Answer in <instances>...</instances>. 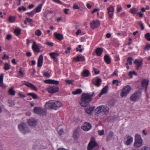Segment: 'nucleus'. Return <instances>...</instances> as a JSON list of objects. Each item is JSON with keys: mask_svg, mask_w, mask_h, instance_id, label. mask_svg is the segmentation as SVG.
Masks as SVG:
<instances>
[{"mask_svg": "<svg viewBox=\"0 0 150 150\" xmlns=\"http://www.w3.org/2000/svg\"><path fill=\"white\" fill-rule=\"evenodd\" d=\"M119 81L117 80H113L112 81V84L113 85L114 84H115L116 83V85L117 86H118V83Z\"/></svg>", "mask_w": 150, "mask_h": 150, "instance_id": "obj_53", "label": "nucleus"}, {"mask_svg": "<svg viewBox=\"0 0 150 150\" xmlns=\"http://www.w3.org/2000/svg\"><path fill=\"white\" fill-rule=\"evenodd\" d=\"M91 128V124L88 122H85L83 124V125L81 127V129L84 131H88Z\"/></svg>", "mask_w": 150, "mask_h": 150, "instance_id": "obj_11", "label": "nucleus"}, {"mask_svg": "<svg viewBox=\"0 0 150 150\" xmlns=\"http://www.w3.org/2000/svg\"><path fill=\"white\" fill-rule=\"evenodd\" d=\"M10 68V64L9 63H6L4 64V69L5 70H9Z\"/></svg>", "mask_w": 150, "mask_h": 150, "instance_id": "obj_31", "label": "nucleus"}, {"mask_svg": "<svg viewBox=\"0 0 150 150\" xmlns=\"http://www.w3.org/2000/svg\"><path fill=\"white\" fill-rule=\"evenodd\" d=\"M71 49V47H68L67 48V50H65L64 52L65 53L67 54V53H69L70 52V50Z\"/></svg>", "mask_w": 150, "mask_h": 150, "instance_id": "obj_60", "label": "nucleus"}, {"mask_svg": "<svg viewBox=\"0 0 150 150\" xmlns=\"http://www.w3.org/2000/svg\"><path fill=\"white\" fill-rule=\"evenodd\" d=\"M43 74L44 76L46 77H49L50 76L49 73L47 71H43Z\"/></svg>", "mask_w": 150, "mask_h": 150, "instance_id": "obj_47", "label": "nucleus"}, {"mask_svg": "<svg viewBox=\"0 0 150 150\" xmlns=\"http://www.w3.org/2000/svg\"><path fill=\"white\" fill-rule=\"evenodd\" d=\"M46 44L48 46H50L51 47L52 46L54 45L53 43L50 42H46Z\"/></svg>", "mask_w": 150, "mask_h": 150, "instance_id": "obj_56", "label": "nucleus"}, {"mask_svg": "<svg viewBox=\"0 0 150 150\" xmlns=\"http://www.w3.org/2000/svg\"><path fill=\"white\" fill-rule=\"evenodd\" d=\"M49 55L54 60L59 55V54L56 52H51L49 54Z\"/></svg>", "mask_w": 150, "mask_h": 150, "instance_id": "obj_27", "label": "nucleus"}, {"mask_svg": "<svg viewBox=\"0 0 150 150\" xmlns=\"http://www.w3.org/2000/svg\"><path fill=\"white\" fill-rule=\"evenodd\" d=\"M62 105V103L59 101L50 100L46 102L45 106L48 108L56 110L61 107Z\"/></svg>", "mask_w": 150, "mask_h": 150, "instance_id": "obj_2", "label": "nucleus"}, {"mask_svg": "<svg viewBox=\"0 0 150 150\" xmlns=\"http://www.w3.org/2000/svg\"><path fill=\"white\" fill-rule=\"evenodd\" d=\"M137 24L140 26L141 28V29L142 30H143L144 29V26L143 23L141 21H137Z\"/></svg>", "mask_w": 150, "mask_h": 150, "instance_id": "obj_32", "label": "nucleus"}, {"mask_svg": "<svg viewBox=\"0 0 150 150\" xmlns=\"http://www.w3.org/2000/svg\"><path fill=\"white\" fill-rule=\"evenodd\" d=\"M95 52L97 56H100L103 52V49L101 48H98L96 49Z\"/></svg>", "mask_w": 150, "mask_h": 150, "instance_id": "obj_22", "label": "nucleus"}, {"mask_svg": "<svg viewBox=\"0 0 150 150\" xmlns=\"http://www.w3.org/2000/svg\"><path fill=\"white\" fill-rule=\"evenodd\" d=\"M107 10L108 11L114 12V8L112 6H110L107 8Z\"/></svg>", "mask_w": 150, "mask_h": 150, "instance_id": "obj_40", "label": "nucleus"}, {"mask_svg": "<svg viewBox=\"0 0 150 150\" xmlns=\"http://www.w3.org/2000/svg\"><path fill=\"white\" fill-rule=\"evenodd\" d=\"M102 82L101 79L97 77L96 78V82L94 83V84L96 86L98 87L100 85V83Z\"/></svg>", "mask_w": 150, "mask_h": 150, "instance_id": "obj_26", "label": "nucleus"}, {"mask_svg": "<svg viewBox=\"0 0 150 150\" xmlns=\"http://www.w3.org/2000/svg\"><path fill=\"white\" fill-rule=\"evenodd\" d=\"M36 12L35 11L33 10L30 12L27 13H26V14L30 16L33 17L34 14Z\"/></svg>", "mask_w": 150, "mask_h": 150, "instance_id": "obj_43", "label": "nucleus"}, {"mask_svg": "<svg viewBox=\"0 0 150 150\" xmlns=\"http://www.w3.org/2000/svg\"><path fill=\"white\" fill-rule=\"evenodd\" d=\"M141 150H150V149L148 147L145 146L143 147Z\"/></svg>", "mask_w": 150, "mask_h": 150, "instance_id": "obj_57", "label": "nucleus"}, {"mask_svg": "<svg viewBox=\"0 0 150 150\" xmlns=\"http://www.w3.org/2000/svg\"><path fill=\"white\" fill-rule=\"evenodd\" d=\"M23 84L26 85L27 86L31 88L32 89L37 91L38 90L37 88L36 87L34 86L33 84L30 83L28 82L24 81Z\"/></svg>", "mask_w": 150, "mask_h": 150, "instance_id": "obj_15", "label": "nucleus"}, {"mask_svg": "<svg viewBox=\"0 0 150 150\" xmlns=\"http://www.w3.org/2000/svg\"><path fill=\"white\" fill-rule=\"evenodd\" d=\"M22 68L21 67H20L18 72H19V74H20V76H23L24 75V74L22 71Z\"/></svg>", "mask_w": 150, "mask_h": 150, "instance_id": "obj_51", "label": "nucleus"}, {"mask_svg": "<svg viewBox=\"0 0 150 150\" xmlns=\"http://www.w3.org/2000/svg\"><path fill=\"white\" fill-rule=\"evenodd\" d=\"M9 92L11 95L14 96L15 95V92L12 88L9 89Z\"/></svg>", "mask_w": 150, "mask_h": 150, "instance_id": "obj_44", "label": "nucleus"}, {"mask_svg": "<svg viewBox=\"0 0 150 150\" xmlns=\"http://www.w3.org/2000/svg\"><path fill=\"white\" fill-rule=\"evenodd\" d=\"M114 12L108 11V14L109 15V18L110 19L113 18Z\"/></svg>", "mask_w": 150, "mask_h": 150, "instance_id": "obj_42", "label": "nucleus"}, {"mask_svg": "<svg viewBox=\"0 0 150 150\" xmlns=\"http://www.w3.org/2000/svg\"><path fill=\"white\" fill-rule=\"evenodd\" d=\"M145 49L146 50H149L150 49V44H148L146 45Z\"/></svg>", "mask_w": 150, "mask_h": 150, "instance_id": "obj_61", "label": "nucleus"}, {"mask_svg": "<svg viewBox=\"0 0 150 150\" xmlns=\"http://www.w3.org/2000/svg\"><path fill=\"white\" fill-rule=\"evenodd\" d=\"M141 93L139 91L133 94L130 97L131 101L135 102L138 100L141 96Z\"/></svg>", "mask_w": 150, "mask_h": 150, "instance_id": "obj_8", "label": "nucleus"}, {"mask_svg": "<svg viewBox=\"0 0 150 150\" xmlns=\"http://www.w3.org/2000/svg\"><path fill=\"white\" fill-rule=\"evenodd\" d=\"M89 72L87 70H86L83 71L81 74V75L83 76L87 77L89 75Z\"/></svg>", "mask_w": 150, "mask_h": 150, "instance_id": "obj_29", "label": "nucleus"}, {"mask_svg": "<svg viewBox=\"0 0 150 150\" xmlns=\"http://www.w3.org/2000/svg\"><path fill=\"white\" fill-rule=\"evenodd\" d=\"M28 95L32 96L33 98L35 99H36L37 98V95L33 93H28Z\"/></svg>", "mask_w": 150, "mask_h": 150, "instance_id": "obj_37", "label": "nucleus"}, {"mask_svg": "<svg viewBox=\"0 0 150 150\" xmlns=\"http://www.w3.org/2000/svg\"><path fill=\"white\" fill-rule=\"evenodd\" d=\"M100 22L98 20H93L91 23V26L92 28H95L100 25Z\"/></svg>", "mask_w": 150, "mask_h": 150, "instance_id": "obj_13", "label": "nucleus"}, {"mask_svg": "<svg viewBox=\"0 0 150 150\" xmlns=\"http://www.w3.org/2000/svg\"><path fill=\"white\" fill-rule=\"evenodd\" d=\"M18 127L20 131L24 134L30 132V129L24 123H22L19 124L18 125Z\"/></svg>", "mask_w": 150, "mask_h": 150, "instance_id": "obj_5", "label": "nucleus"}, {"mask_svg": "<svg viewBox=\"0 0 150 150\" xmlns=\"http://www.w3.org/2000/svg\"><path fill=\"white\" fill-rule=\"evenodd\" d=\"M145 38L148 41H150V34L147 33L145 35Z\"/></svg>", "mask_w": 150, "mask_h": 150, "instance_id": "obj_46", "label": "nucleus"}, {"mask_svg": "<svg viewBox=\"0 0 150 150\" xmlns=\"http://www.w3.org/2000/svg\"><path fill=\"white\" fill-rule=\"evenodd\" d=\"M82 106L85 107V112L90 115L92 114V112L95 109L94 106H91L89 105V104L85 106Z\"/></svg>", "mask_w": 150, "mask_h": 150, "instance_id": "obj_9", "label": "nucleus"}, {"mask_svg": "<svg viewBox=\"0 0 150 150\" xmlns=\"http://www.w3.org/2000/svg\"><path fill=\"white\" fill-rule=\"evenodd\" d=\"M94 95V93L92 94L90 93H83L82 94L80 103L81 106H85L92 100V97Z\"/></svg>", "mask_w": 150, "mask_h": 150, "instance_id": "obj_1", "label": "nucleus"}, {"mask_svg": "<svg viewBox=\"0 0 150 150\" xmlns=\"http://www.w3.org/2000/svg\"><path fill=\"white\" fill-rule=\"evenodd\" d=\"M108 87L107 86H106L103 88L101 92H102L104 94L108 92Z\"/></svg>", "mask_w": 150, "mask_h": 150, "instance_id": "obj_34", "label": "nucleus"}, {"mask_svg": "<svg viewBox=\"0 0 150 150\" xmlns=\"http://www.w3.org/2000/svg\"><path fill=\"white\" fill-rule=\"evenodd\" d=\"M42 5V4H40L34 10L36 12H39L40 11Z\"/></svg>", "mask_w": 150, "mask_h": 150, "instance_id": "obj_30", "label": "nucleus"}, {"mask_svg": "<svg viewBox=\"0 0 150 150\" xmlns=\"http://www.w3.org/2000/svg\"><path fill=\"white\" fill-rule=\"evenodd\" d=\"M137 67L136 68L137 69H138L140 67L142 64V61H139L137 64Z\"/></svg>", "mask_w": 150, "mask_h": 150, "instance_id": "obj_49", "label": "nucleus"}, {"mask_svg": "<svg viewBox=\"0 0 150 150\" xmlns=\"http://www.w3.org/2000/svg\"><path fill=\"white\" fill-rule=\"evenodd\" d=\"M98 134L100 136H102L104 134V131L103 129L102 130H99L98 131Z\"/></svg>", "mask_w": 150, "mask_h": 150, "instance_id": "obj_54", "label": "nucleus"}, {"mask_svg": "<svg viewBox=\"0 0 150 150\" xmlns=\"http://www.w3.org/2000/svg\"><path fill=\"white\" fill-rule=\"evenodd\" d=\"M134 146L136 148L140 147L142 144V140L140 135L136 134L135 137Z\"/></svg>", "mask_w": 150, "mask_h": 150, "instance_id": "obj_6", "label": "nucleus"}, {"mask_svg": "<svg viewBox=\"0 0 150 150\" xmlns=\"http://www.w3.org/2000/svg\"><path fill=\"white\" fill-rule=\"evenodd\" d=\"M37 121L36 120L33 118H31L28 120L27 122L29 125L35 127L36 125Z\"/></svg>", "mask_w": 150, "mask_h": 150, "instance_id": "obj_12", "label": "nucleus"}, {"mask_svg": "<svg viewBox=\"0 0 150 150\" xmlns=\"http://www.w3.org/2000/svg\"><path fill=\"white\" fill-rule=\"evenodd\" d=\"M54 35L56 38L59 40H61L63 38V36L61 34L55 33Z\"/></svg>", "mask_w": 150, "mask_h": 150, "instance_id": "obj_25", "label": "nucleus"}, {"mask_svg": "<svg viewBox=\"0 0 150 150\" xmlns=\"http://www.w3.org/2000/svg\"><path fill=\"white\" fill-rule=\"evenodd\" d=\"M113 136V133L112 132H110L109 133V134L108 136L107 137V141L110 140Z\"/></svg>", "mask_w": 150, "mask_h": 150, "instance_id": "obj_35", "label": "nucleus"}, {"mask_svg": "<svg viewBox=\"0 0 150 150\" xmlns=\"http://www.w3.org/2000/svg\"><path fill=\"white\" fill-rule=\"evenodd\" d=\"M126 137H127V140L125 144L127 145H129L132 142L133 140V138L128 135H126Z\"/></svg>", "mask_w": 150, "mask_h": 150, "instance_id": "obj_17", "label": "nucleus"}, {"mask_svg": "<svg viewBox=\"0 0 150 150\" xmlns=\"http://www.w3.org/2000/svg\"><path fill=\"white\" fill-rule=\"evenodd\" d=\"M16 20L15 17L12 16H10L8 18V21L10 23H13Z\"/></svg>", "mask_w": 150, "mask_h": 150, "instance_id": "obj_36", "label": "nucleus"}, {"mask_svg": "<svg viewBox=\"0 0 150 150\" xmlns=\"http://www.w3.org/2000/svg\"><path fill=\"white\" fill-rule=\"evenodd\" d=\"M134 74L135 76H137V74L136 73V72L134 71H130L129 72V75L130 76V78H132L133 76H132V75Z\"/></svg>", "mask_w": 150, "mask_h": 150, "instance_id": "obj_39", "label": "nucleus"}, {"mask_svg": "<svg viewBox=\"0 0 150 150\" xmlns=\"http://www.w3.org/2000/svg\"><path fill=\"white\" fill-rule=\"evenodd\" d=\"M25 19L27 20V22L30 23L33 21V19H30L28 18H26Z\"/></svg>", "mask_w": 150, "mask_h": 150, "instance_id": "obj_63", "label": "nucleus"}, {"mask_svg": "<svg viewBox=\"0 0 150 150\" xmlns=\"http://www.w3.org/2000/svg\"><path fill=\"white\" fill-rule=\"evenodd\" d=\"M122 7L121 6L117 8L116 13L119 12L122 10Z\"/></svg>", "mask_w": 150, "mask_h": 150, "instance_id": "obj_62", "label": "nucleus"}, {"mask_svg": "<svg viewBox=\"0 0 150 150\" xmlns=\"http://www.w3.org/2000/svg\"><path fill=\"white\" fill-rule=\"evenodd\" d=\"M104 59L107 64H110L111 63V59L109 55H105L104 57Z\"/></svg>", "mask_w": 150, "mask_h": 150, "instance_id": "obj_23", "label": "nucleus"}, {"mask_svg": "<svg viewBox=\"0 0 150 150\" xmlns=\"http://www.w3.org/2000/svg\"><path fill=\"white\" fill-rule=\"evenodd\" d=\"M96 114L98 116L100 113H102V107L101 106L97 107L95 109Z\"/></svg>", "mask_w": 150, "mask_h": 150, "instance_id": "obj_24", "label": "nucleus"}, {"mask_svg": "<svg viewBox=\"0 0 150 150\" xmlns=\"http://www.w3.org/2000/svg\"><path fill=\"white\" fill-rule=\"evenodd\" d=\"M59 88L56 86H51L47 88L48 91L51 93H54L59 91Z\"/></svg>", "mask_w": 150, "mask_h": 150, "instance_id": "obj_10", "label": "nucleus"}, {"mask_svg": "<svg viewBox=\"0 0 150 150\" xmlns=\"http://www.w3.org/2000/svg\"><path fill=\"white\" fill-rule=\"evenodd\" d=\"M141 84L142 87L145 88L146 90L148 85V81L144 79L142 82Z\"/></svg>", "mask_w": 150, "mask_h": 150, "instance_id": "obj_21", "label": "nucleus"}, {"mask_svg": "<svg viewBox=\"0 0 150 150\" xmlns=\"http://www.w3.org/2000/svg\"><path fill=\"white\" fill-rule=\"evenodd\" d=\"M45 83L50 84H58L59 83V82L58 81L52 80V79H48L45 80L44 81Z\"/></svg>", "mask_w": 150, "mask_h": 150, "instance_id": "obj_19", "label": "nucleus"}, {"mask_svg": "<svg viewBox=\"0 0 150 150\" xmlns=\"http://www.w3.org/2000/svg\"><path fill=\"white\" fill-rule=\"evenodd\" d=\"M82 92V91L81 89H77L75 91L73 92L72 93L74 95L78 94L81 93Z\"/></svg>", "mask_w": 150, "mask_h": 150, "instance_id": "obj_33", "label": "nucleus"}, {"mask_svg": "<svg viewBox=\"0 0 150 150\" xmlns=\"http://www.w3.org/2000/svg\"><path fill=\"white\" fill-rule=\"evenodd\" d=\"M64 133V131L62 129H61L58 132V133L60 135Z\"/></svg>", "mask_w": 150, "mask_h": 150, "instance_id": "obj_59", "label": "nucleus"}, {"mask_svg": "<svg viewBox=\"0 0 150 150\" xmlns=\"http://www.w3.org/2000/svg\"><path fill=\"white\" fill-rule=\"evenodd\" d=\"M43 57L42 55L40 56L38 62V66L39 67H41L42 65L43 62Z\"/></svg>", "mask_w": 150, "mask_h": 150, "instance_id": "obj_20", "label": "nucleus"}, {"mask_svg": "<svg viewBox=\"0 0 150 150\" xmlns=\"http://www.w3.org/2000/svg\"><path fill=\"white\" fill-rule=\"evenodd\" d=\"M3 74H1L0 76V86L3 88H4L5 86L3 84Z\"/></svg>", "mask_w": 150, "mask_h": 150, "instance_id": "obj_28", "label": "nucleus"}, {"mask_svg": "<svg viewBox=\"0 0 150 150\" xmlns=\"http://www.w3.org/2000/svg\"><path fill=\"white\" fill-rule=\"evenodd\" d=\"M35 34L36 35L40 36L41 35L42 32L40 30H38L36 31Z\"/></svg>", "mask_w": 150, "mask_h": 150, "instance_id": "obj_48", "label": "nucleus"}, {"mask_svg": "<svg viewBox=\"0 0 150 150\" xmlns=\"http://www.w3.org/2000/svg\"><path fill=\"white\" fill-rule=\"evenodd\" d=\"M12 38V35H11L8 34L6 36V39L8 40H10Z\"/></svg>", "mask_w": 150, "mask_h": 150, "instance_id": "obj_58", "label": "nucleus"}, {"mask_svg": "<svg viewBox=\"0 0 150 150\" xmlns=\"http://www.w3.org/2000/svg\"><path fill=\"white\" fill-rule=\"evenodd\" d=\"M131 88L129 86L127 85L124 87L121 90V93H120V96L122 98H125L127 95L129 93Z\"/></svg>", "mask_w": 150, "mask_h": 150, "instance_id": "obj_4", "label": "nucleus"}, {"mask_svg": "<svg viewBox=\"0 0 150 150\" xmlns=\"http://www.w3.org/2000/svg\"><path fill=\"white\" fill-rule=\"evenodd\" d=\"M87 150H100L98 144L97 143L95 138L92 137L87 147Z\"/></svg>", "mask_w": 150, "mask_h": 150, "instance_id": "obj_3", "label": "nucleus"}, {"mask_svg": "<svg viewBox=\"0 0 150 150\" xmlns=\"http://www.w3.org/2000/svg\"><path fill=\"white\" fill-rule=\"evenodd\" d=\"M102 107V114H106L109 112V108L106 106L101 105Z\"/></svg>", "mask_w": 150, "mask_h": 150, "instance_id": "obj_16", "label": "nucleus"}, {"mask_svg": "<svg viewBox=\"0 0 150 150\" xmlns=\"http://www.w3.org/2000/svg\"><path fill=\"white\" fill-rule=\"evenodd\" d=\"M133 59L132 57H128L127 58V62L129 63V64L130 65H131L132 64V61L133 60Z\"/></svg>", "mask_w": 150, "mask_h": 150, "instance_id": "obj_45", "label": "nucleus"}, {"mask_svg": "<svg viewBox=\"0 0 150 150\" xmlns=\"http://www.w3.org/2000/svg\"><path fill=\"white\" fill-rule=\"evenodd\" d=\"M32 48L33 50L36 52L38 53L40 51L39 46L38 45L36 44V42L34 41L33 42Z\"/></svg>", "mask_w": 150, "mask_h": 150, "instance_id": "obj_14", "label": "nucleus"}, {"mask_svg": "<svg viewBox=\"0 0 150 150\" xmlns=\"http://www.w3.org/2000/svg\"><path fill=\"white\" fill-rule=\"evenodd\" d=\"M33 112L40 116L45 115L46 113L45 110L38 107H35L34 108Z\"/></svg>", "mask_w": 150, "mask_h": 150, "instance_id": "obj_7", "label": "nucleus"}, {"mask_svg": "<svg viewBox=\"0 0 150 150\" xmlns=\"http://www.w3.org/2000/svg\"><path fill=\"white\" fill-rule=\"evenodd\" d=\"M74 81L73 80H66L65 81V82L67 83V84H71Z\"/></svg>", "mask_w": 150, "mask_h": 150, "instance_id": "obj_52", "label": "nucleus"}, {"mask_svg": "<svg viewBox=\"0 0 150 150\" xmlns=\"http://www.w3.org/2000/svg\"><path fill=\"white\" fill-rule=\"evenodd\" d=\"M93 71H94L95 74H98L100 72V71H96V69L95 68H93Z\"/></svg>", "mask_w": 150, "mask_h": 150, "instance_id": "obj_64", "label": "nucleus"}, {"mask_svg": "<svg viewBox=\"0 0 150 150\" xmlns=\"http://www.w3.org/2000/svg\"><path fill=\"white\" fill-rule=\"evenodd\" d=\"M21 30L18 28H16L14 30V33L18 36L21 33Z\"/></svg>", "mask_w": 150, "mask_h": 150, "instance_id": "obj_38", "label": "nucleus"}, {"mask_svg": "<svg viewBox=\"0 0 150 150\" xmlns=\"http://www.w3.org/2000/svg\"><path fill=\"white\" fill-rule=\"evenodd\" d=\"M73 59L76 62H78L79 61H85V59L83 56L78 55L76 57L73 58Z\"/></svg>", "mask_w": 150, "mask_h": 150, "instance_id": "obj_18", "label": "nucleus"}, {"mask_svg": "<svg viewBox=\"0 0 150 150\" xmlns=\"http://www.w3.org/2000/svg\"><path fill=\"white\" fill-rule=\"evenodd\" d=\"M73 136L74 139H76L78 138L79 137V135L78 134L77 131L76 130H75L74 132L73 133Z\"/></svg>", "mask_w": 150, "mask_h": 150, "instance_id": "obj_41", "label": "nucleus"}, {"mask_svg": "<svg viewBox=\"0 0 150 150\" xmlns=\"http://www.w3.org/2000/svg\"><path fill=\"white\" fill-rule=\"evenodd\" d=\"M79 8L80 7L76 4H74L73 7V9L74 10L79 9Z\"/></svg>", "mask_w": 150, "mask_h": 150, "instance_id": "obj_55", "label": "nucleus"}, {"mask_svg": "<svg viewBox=\"0 0 150 150\" xmlns=\"http://www.w3.org/2000/svg\"><path fill=\"white\" fill-rule=\"evenodd\" d=\"M138 10L136 8H132L131 10V13L133 14H135Z\"/></svg>", "mask_w": 150, "mask_h": 150, "instance_id": "obj_50", "label": "nucleus"}]
</instances>
